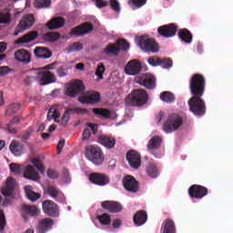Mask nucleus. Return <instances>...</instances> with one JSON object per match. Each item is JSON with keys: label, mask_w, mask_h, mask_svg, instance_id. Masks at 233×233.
Here are the masks:
<instances>
[{"label": "nucleus", "mask_w": 233, "mask_h": 233, "mask_svg": "<svg viewBox=\"0 0 233 233\" xmlns=\"http://www.w3.org/2000/svg\"><path fill=\"white\" fill-rule=\"evenodd\" d=\"M206 86L207 80L205 76L199 73L194 74L189 79V92L192 96L187 101V104L190 112L198 117L207 114V104L202 98L203 96H205Z\"/></svg>", "instance_id": "1"}, {"label": "nucleus", "mask_w": 233, "mask_h": 233, "mask_svg": "<svg viewBox=\"0 0 233 233\" xmlns=\"http://www.w3.org/2000/svg\"><path fill=\"white\" fill-rule=\"evenodd\" d=\"M127 106H145L148 103V93L145 89H134L126 99Z\"/></svg>", "instance_id": "2"}, {"label": "nucleus", "mask_w": 233, "mask_h": 233, "mask_svg": "<svg viewBox=\"0 0 233 233\" xmlns=\"http://www.w3.org/2000/svg\"><path fill=\"white\" fill-rule=\"evenodd\" d=\"M137 43L142 52H146L147 54H157L159 52V43L149 35H140L137 39Z\"/></svg>", "instance_id": "3"}, {"label": "nucleus", "mask_w": 233, "mask_h": 233, "mask_svg": "<svg viewBox=\"0 0 233 233\" xmlns=\"http://www.w3.org/2000/svg\"><path fill=\"white\" fill-rule=\"evenodd\" d=\"M85 156L88 161H91V163H94L96 167L103 165V162L105 161L103 149L97 146L91 145L86 147Z\"/></svg>", "instance_id": "4"}, {"label": "nucleus", "mask_w": 233, "mask_h": 233, "mask_svg": "<svg viewBox=\"0 0 233 233\" xmlns=\"http://www.w3.org/2000/svg\"><path fill=\"white\" fill-rule=\"evenodd\" d=\"M86 90V87L85 86V84L79 79H75L66 86L65 95L67 97L75 99L76 97H81Z\"/></svg>", "instance_id": "5"}, {"label": "nucleus", "mask_w": 233, "mask_h": 233, "mask_svg": "<svg viewBox=\"0 0 233 233\" xmlns=\"http://www.w3.org/2000/svg\"><path fill=\"white\" fill-rule=\"evenodd\" d=\"M180 127H183V116L178 114H171L164 122L162 130L166 134H172V132L179 130Z\"/></svg>", "instance_id": "6"}, {"label": "nucleus", "mask_w": 233, "mask_h": 233, "mask_svg": "<svg viewBox=\"0 0 233 233\" xmlns=\"http://www.w3.org/2000/svg\"><path fill=\"white\" fill-rule=\"evenodd\" d=\"M34 23H35V18L34 17V15H26L17 25V27L15 29L13 35L17 36L22 34V32H25V30L32 28V26H34Z\"/></svg>", "instance_id": "7"}, {"label": "nucleus", "mask_w": 233, "mask_h": 233, "mask_svg": "<svg viewBox=\"0 0 233 233\" xmlns=\"http://www.w3.org/2000/svg\"><path fill=\"white\" fill-rule=\"evenodd\" d=\"M136 83L145 86L147 90H154L156 88V76L147 73L141 74L135 78Z\"/></svg>", "instance_id": "8"}, {"label": "nucleus", "mask_w": 233, "mask_h": 233, "mask_svg": "<svg viewBox=\"0 0 233 233\" xmlns=\"http://www.w3.org/2000/svg\"><path fill=\"white\" fill-rule=\"evenodd\" d=\"M94 30V25L90 22H85L78 26L73 27L69 32L70 37H81V35H86Z\"/></svg>", "instance_id": "9"}, {"label": "nucleus", "mask_w": 233, "mask_h": 233, "mask_svg": "<svg viewBox=\"0 0 233 233\" xmlns=\"http://www.w3.org/2000/svg\"><path fill=\"white\" fill-rule=\"evenodd\" d=\"M122 185L127 192H130L131 194H137V192H139V182L136 179V177L127 175L125 176L122 179Z\"/></svg>", "instance_id": "10"}, {"label": "nucleus", "mask_w": 233, "mask_h": 233, "mask_svg": "<svg viewBox=\"0 0 233 233\" xmlns=\"http://www.w3.org/2000/svg\"><path fill=\"white\" fill-rule=\"evenodd\" d=\"M78 101L84 105H96L101 101V94L97 91H89L80 96Z\"/></svg>", "instance_id": "11"}, {"label": "nucleus", "mask_w": 233, "mask_h": 233, "mask_svg": "<svg viewBox=\"0 0 233 233\" xmlns=\"http://www.w3.org/2000/svg\"><path fill=\"white\" fill-rule=\"evenodd\" d=\"M90 183L96 185L97 187H106L110 183V177L105 173H90L88 176Z\"/></svg>", "instance_id": "12"}, {"label": "nucleus", "mask_w": 233, "mask_h": 233, "mask_svg": "<svg viewBox=\"0 0 233 233\" xmlns=\"http://www.w3.org/2000/svg\"><path fill=\"white\" fill-rule=\"evenodd\" d=\"M42 208L45 214L50 218H57L59 216V207L52 200L44 201L42 204Z\"/></svg>", "instance_id": "13"}, {"label": "nucleus", "mask_w": 233, "mask_h": 233, "mask_svg": "<svg viewBox=\"0 0 233 233\" xmlns=\"http://www.w3.org/2000/svg\"><path fill=\"white\" fill-rule=\"evenodd\" d=\"M188 194L190 198L195 199H203L205 196L208 195V188L195 184L188 188Z\"/></svg>", "instance_id": "14"}, {"label": "nucleus", "mask_w": 233, "mask_h": 233, "mask_svg": "<svg viewBox=\"0 0 233 233\" xmlns=\"http://www.w3.org/2000/svg\"><path fill=\"white\" fill-rule=\"evenodd\" d=\"M36 79L39 81L42 86L50 85L51 83H56V81H57L56 75L50 71L38 72L36 75Z\"/></svg>", "instance_id": "15"}, {"label": "nucleus", "mask_w": 233, "mask_h": 233, "mask_svg": "<svg viewBox=\"0 0 233 233\" xmlns=\"http://www.w3.org/2000/svg\"><path fill=\"white\" fill-rule=\"evenodd\" d=\"M157 32L161 37H166L168 39L176 35L177 32V25H176V24L161 25L157 28Z\"/></svg>", "instance_id": "16"}, {"label": "nucleus", "mask_w": 233, "mask_h": 233, "mask_svg": "<svg viewBox=\"0 0 233 233\" xmlns=\"http://www.w3.org/2000/svg\"><path fill=\"white\" fill-rule=\"evenodd\" d=\"M46 190V194H48V196H50V198L53 199H56L57 203H66V198L65 197L63 191H61L57 187L47 186Z\"/></svg>", "instance_id": "17"}, {"label": "nucleus", "mask_w": 233, "mask_h": 233, "mask_svg": "<svg viewBox=\"0 0 233 233\" xmlns=\"http://www.w3.org/2000/svg\"><path fill=\"white\" fill-rule=\"evenodd\" d=\"M127 161L131 168L137 169L141 167V155L136 150H130L126 154Z\"/></svg>", "instance_id": "18"}, {"label": "nucleus", "mask_w": 233, "mask_h": 233, "mask_svg": "<svg viewBox=\"0 0 233 233\" xmlns=\"http://www.w3.org/2000/svg\"><path fill=\"white\" fill-rule=\"evenodd\" d=\"M15 59L17 63H23V65H30L32 62V54L26 49H18L15 52Z\"/></svg>", "instance_id": "19"}, {"label": "nucleus", "mask_w": 233, "mask_h": 233, "mask_svg": "<svg viewBox=\"0 0 233 233\" xmlns=\"http://www.w3.org/2000/svg\"><path fill=\"white\" fill-rule=\"evenodd\" d=\"M163 144V138L159 136H154L153 137L150 138L147 145V151L149 154H152L155 156V157H157L154 152L157 150L158 148H161V145Z\"/></svg>", "instance_id": "20"}, {"label": "nucleus", "mask_w": 233, "mask_h": 233, "mask_svg": "<svg viewBox=\"0 0 233 233\" xmlns=\"http://www.w3.org/2000/svg\"><path fill=\"white\" fill-rule=\"evenodd\" d=\"M141 68H143V66H141L140 61L131 60L126 66L125 72L127 76H137V74L141 72Z\"/></svg>", "instance_id": "21"}, {"label": "nucleus", "mask_w": 233, "mask_h": 233, "mask_svg": "<svg viewBox=\"0 0 233 233\" xmlns=\"http://www.w3.org/2000/svg\"><path fill=\"white\" fill-rule=\"evenodd\" d=\"M22 218H24V221H28V217L25 216L26 214L27 216H33L35 218V216H39L41 213V210L38 208L37 206H30L27 204L22 205Z\"/></svg>", "instance_id": "22"}, {"label": "nucleus", "mask_w": 233, "mask_h": 233, "mask_svg": "<svg viewBox=\"0 0 233 233\" xmlns=\"http://www.w3.org/2000/svg\"><path fill=\"white\" fill-rule=\"evenodd\" d=\"M66 20L61 16L53 17L50 21L46 24V28L48 30H57L59 28H63Z\"/></svg>", "instance_id": "23"}, {"label": "nucleus", "mask_w": 233, "mask_h": 233, "mask_svg": "<svg viewBox=\"0 0 233 233\" xmlns=\"http://www.w3.org/2000/svg\"><path fill=\"white\" fill-rule=\"evenodd\" d=\"M101 207L102 208H104L105 210H107L108 212H111L112 214H116L123 210V206H121V204L114 201H109V200L103 201L101 203Z\"/></svg>", "instance_id": "24"}, {"label": "nucleus", "mask_w": 233, "mask_h": 233, "mask_svg": "<svg viewBox=\"0 0 233 233\" xmlns=\"http://www.w3.org/2000/svg\"><path fill=\"white\" fill-rule=\"evenodd\" d=\"M24 177H25V179H30L31 181H39L41 179L35 167L31 165L25 167L24 170Z\"/></svg>", "instance_id": "25"}, {"label": "nucleus", "mask_w": 233, "mask_h": 233, "mask_svg": "<svg viewBox=\"0 0 233 233\" xmlns=\"http://www.w3.org/2000/svg\"><path fill=\"white\" fill-rule=\"evenodd\" d=\"M38 35L39 33H37V31H30L22 37L18 38L15 41V45H26L27 43H32V41H35V39H37Z\"/></svg>", "instance_id": "26"}, {"label": "nucleus", "mask_w": 233, "mask_h": 233, "mask_svg": "<svg viewBox=\"0 0 233 233\" xmlns=\"http://www.w3.org/2000/svg\"><path fill=\"white\" fill-rule=\"evenodd\" d=\"M148 219V214L145 210H139L133 216V223L137 227H143Z\"/></svg>", "instance_id": "27"}, {"label": "nucleus", "mask_w": 233, "mask_h": 233, "mask_svg": "<svg viewBox=\"0 0 233 233\" xmlns=\"http://www.w3.org/2000/svg\"><path fill=\"white\" fill-rule=\"evenodd\" d=\"M15 187V180L13 177H8L5 187H2L1 192L3 196L8 197L14 194V188Z\"/></svg>", "instance_id": "28"}, {"label": "nucleus", "mask_w": 233, "mask_h": 233, "mask_svg": "<svg viewBox=\"0 0 233 233\" xmlns=\"http://www.w3.org/2000/svg\"><path fill=\"white\" fill-rule=\"evenodd\" d=\"M34 54L38 59H50L52 57V51L46 47L37 46L35 48Z\"/></svg>", "instance_id": "29"}, {"label": "nucleus", "mask_w": 233, "mask_h": 233, "mask_svg": "<svg viewBox=\"0 0 233 233\" xmlns=\"http://www.w3.org/2000/svg\"><path fill=\"white\" fill-rule=\"evenodd\" d=\"M98 143L106 148H114L116 147V139L106 135H102L98 137Z\"/></svg>", "instance_id": "30"}, {"label": "nucleus", "mask_w": 233, "mask_h": 233, "mask_svg": "<svg viewBox=\"0 0 233 233\" xmlns=\"http://www.w3.org/2000/svg\"><path fill=\"white\" fill-rule=\"evenodd\" d=\"M54 225V220L52 218H44L38 223V233H46L50 228H52Z\"/></svg>", "instance_id": "31"}, {"label": "nucleus", "mask_w": 233, "mask_h": 233, "mask_svg": "<svg viewBox=\"0 0 233 233\" xmlns=\"http://www.w3.org/2000/svg\"><path fill=\"white\" fill-rule=\"evenodd\" d=\"M61 117V113L59 112V106L57 104L53 105L47 112V119L51 121L54 119L57 123V119Z\"/></svg>", "instance_id": "32"}, {"label": "nucleus", "mask_w": 233, "mask_h": 233, "mask_svg": "<svg viewBox=\"0 0 233 233\" xmlns=\"http://www.w3.org/2000/svg\"><path fill=\"white\" fill-rule=\"evenodd\" d=\"M93 113L95 116H100L103 119H113L112 111L107 108L103 107H95L93 108Z\"/></svg>", "instance_id": "33"}, {"label": "nucleus", "mask_w": 233, "mask_h": 233, "mask_svg": "<svg viewBox=\"0 0 233 233\" xmlns=\"http://www.w3.org/2000/svg\"><path fill=\"white\" fill-rule=\"evenodd\" d=\"M178 37L181 41H183V43H186L187 45H190V43H192V33H190L187 28L178 30Z\"/></svg>", "instance_id": "34"}, {"label": "nucleus", "mask_w": 233, "mask_h": 233, "mask_svg": "<svg viewBox=\"0 0 233 233\" xmlns=\"http://www.w3.org/2000/svg\"><path fill=\"white\" fill-rule=\"evenodd\" d=\"M25 193L26 198L29 199V201H32L33 203L35 202L36 199L41 198V194L36 193L34 190H32V186H25Z\"/></svg>", "instance_id": "35"}, {"label": "nucleus", "mask_w": 233, "mask_h": 233, "mask_svg": "<svg viewBox=\"0 0 233 233\" xmlns=\"http://www.w3.org/2000/svg\"><path fill=\"white\" fill-rule=\"evenodd\" d=\"M163 233H176V223L170 218L163 222Z\"/></svg>", "instance_id": "36"}, {"label": "nucleus", "mask_w": 233, "mask_h": 233, "mask_svg": "<svg viewBox=\"0 0 233 233\" xmlns=\"http://www.w3.org/2000/svg\"><path fill=\"white\" fill-rule=\"evenodd\" d=\"M104 54L106 56H119V47L116 44L109 43L104 48Z\"/></svg>", "instance_id": "37"}, {"label": "nucleus", "mask_w": 233, "mask_h": 233, "mask_svg": "<svg viewBox=\"0 0 233 233\" xmlns=\"http://www.w3.org/2000/svg\"><path fill=\"white\" fill-rule=\"evenodd\" d=\"M9 148L14 156L19 157L23 155V145L17 141H13Z\"/></svg>", "instance_id": "38"}, {"label": "nucleus", "mask_w": 233, "mask_h": 233, "mask_svg": "<svg viewBox=\"0 0 233 233\" xmlns=\"http://www.w3.org/2000/svg\"><path fill=\"white\" fill-rule=\"evenodd\" d=\"M61 37V34L57 32H47L44 35L43 39L47 43H56Z\"/></svg>", "instance_id": "39"}, {"label": "nucleus", "mask_w": 233, "mask_h": 233, "mask_svg": "<svg viewBox=\"0 0 233 233\" xmlns=\"http://www.w3.org/2000/svg\"><path fill=\"white\" fill-rule=\"evenodd\" d=\"M160 99L164 103H174L176 101V96L170 91H164L160 94Z\"/></svg>", "instance_id": "40"}, {"label": "nucleus", "mask_w": 233, "mask_h": 233, "mask_svg": "<svg viewBox=\"0 0 233 233\" xmlns=\"http://www.w3.org/2000/svg\"><path fill=\"white\" fill-rule=\"evenodd\" d=\"M147 173L149 177H157L159 176V171L157 170V167L156 164L150 163L147 167Z\"/></svg>", "instance_id": "41"}, {"label": "nucleus", "mask_w": 233, "mask_h": 233, "mask_svg": "<svg viewBox=\"0 0 233 233\" xmlns=\"http://www.w3.org/2000/svg\"><path fill=\"white\" fill-rule=\"evenodd\" d=\"M117 48L119 49V52H121V50H123L124 52H127V50H128V48H130V44L123 38H119L116 41V44Z\"/></svg>", "instance_id": "42"}, {"label": "nucleus", "mask_w": 233, "mask_h": 233, "mask_svg": "<svg viewBox=\"0 0 233 233\" xmlns=\"http://www.w3.org/2000/svg\"><path fill=\"white\" fill-rule=\"evenodd\" d=\"M31 163L34 165V167H35V168H37L38 172L45 174V165H43V161H41L39 157H33L31 159Z\"/></svg>", "instance_id": "43"}, {"label": "nucleus", "mask_w": 233, "mask_h": 233, "mask_svg": "<svg viewBox=\"0 0 233 233\" xmlns=\"http://www.w3.org/2000/svg\"><path fill=\"white\" fill-rule=\"evenodd\" d=\"M21 110V105L18 103H14L8 106L5 116H12L13 114H17V112Z\"/></svg>", "instance_id": "44"}, {"label": "nucleus", "mask_w": 233, "mask_h": 233, "mask_svg": "<svg viewBox=\"0 0 233 233\" xmlns=\"http://www.w3.org/2000/svg\"><path fill=\"white\" fill-rule=\"evenodd\" d=\"M12 23V15L8 12H0V25H10Z\"/></svg>", "instance_id": "45"}, {"label": "nucleus", "mask_w": 233, "mask_h": 233, "mask_svg": "<svg viewBox=\"0 0 233 233\" xmlns=\"http://www.w3.org/2000/svg\"><path fill=\"white\" fill-rule=\"evenodd\" d=\"M96 219H98L101 225H110V223H112V218H110V215L106 213L96 216Z\"/></svg>", "instance_id": "46"}, {"label": "nucleus", "mask_w": 233, "mask_h": 233, "mask_svg": "<svg viewBox=\"0 0 233 233\" xmlns=\"http://www.w3.org/2000/svg\"><path fill=\"white\" fill-rule=\"evenodd\" d=\"M70 114H77L78 116H85L88 113V109L83 107H68Z\"/></svg>", "instance_id": "47"}, {"label": "nucleus", "mask_w": 233, "mask_h": 233, "mask_svg": "<svg viewBox=\"0 0 233 233\" xmlns=\"http://www.w3.org/2000/svg\"><path fill=\"white\" fill-rule=\"evenodd\" d=\"M52 5V0H35V8H48Z\"/></svg>", "instance_id": "48"}, {"label": "nucleus", "mask_w": 233, "mask_h": 233, "mask_svg": "<svg viewBox=\"0 0 233 233\" xmlns=\"http://www.w3.org/2000/svg\"><path fill=\"white\" fill-rule=\"evenodd\" d=\"M128 5H131L132 8H141L147 5V0H129Z\"/></svg>", "instance_id": "49"}, {"label": "nucleus", "mask_w": 233, "mask_h": 233, "mask_svg": "<svg viewBox=\"0 0 233 233\" xmlns=\"http://www.w3.org/2000/svg\"><path fill=\"white\" fill-rule=\"evenodd\" d=\"M21 119L19 116H15L9 125H7V130L10 132V134H15L17 131L15 130V127H12V125L20 123Z\"/></svg>", "instance_id": "50"}, {"label": "nucleus", "mask_w": 233, "mask_h": 233, "mask_svg": "<svg viewBox=\"0 0 233 233\" xmlns=\"http://www.w3.org/2000/svg\"><path fill=\"white\" fill-rule=\"evenodd\" d=\"M9 168L11 170V172L13 174H15V176H19V174H21V165L20 164H15V163H11L9 165Z\"/></svg>", "instance_id": "51"}, {"label": "nucleus", "mask_w": 233, "mask_h": 233, "mask_svg": "<svg viewBox=\"0 0 233 233\" xmlns=\"http://www.w3.org/2000/svg\"><path fill=\"white\" fill-rule=\"evenodd\" d=\"M62 179L65 183H70V181H72V178L70 177V170L66 167L62 169Z\"/></svg>", "instance_id": "52"}, {"label": "nucleus", "mask_w": 233, "mask_h": 233, "mask_svg": "<svg viewBox=\"0 0 233 233\" xmlns=\"http://www.w3.org/2000/svg\"><path fill=\"white\" fill-rule=\"evenodd\" d=\"M5 227H6V217H5V211L0 209V232L5 230Z\"/></svg>", "instance_id": "53"}, {"label": "nucleus", "mask_w": 233, "mask_h": 233, "mask_svg": "<svg viewBox=\"0 0 233 233\" xmlns=\"http://www.w3.org/2000/svg\"><path fill=\"white\" fill-rule=\"evenodd\" d=\"M172 59L170 58L160 59L159 66H162V68H172Z\"/></svg>", "instance_id": "54"}, {"label": "nucleus", "mask_w": 233, "mask_h": 233, "mask_svg": "<svg viewBox=\"0 0 233 233\" xmlns=\"http://www.w3.org/2000/svg\"><path fill=\"white\" fill-rule=\"evenodd\" d=\"M147 63L151 66H159V65H161V58L157 57V56H150L147 59Z\"/></svg>", "instance_id": "55"}, {"label": "nucleus", "mask_w": 233, "mask_h": 233, "mask_svg": "<svg viewBox=\"0 0 233 233\" xmlns=\"http://www.w3.org/2000/svg\"><path fill=\"white\" fill-rule=\"evenodd\" d=\"M109 5H110L112 10H114V12H116V13L121 12V7H120L119 2L117 0H109Z\"/></svg>", "instance_id": "56"}, {"label": "nucleus", "mask_w": 233, "mask_h": 233, "mask_svg": "<svg viewBox=\"0 0 233 233\" xmlns=\"http://www.w3.org/2000/svg\"><path fill=\"white\" fill-rule=\"evenodd\" d=\"M10 72H14V69L10 68L8 66H0V76L2 77H5V76H7Z\"/></svg>", "instance_id": "57"}, {"label": "nucleus", "mask_w": 233, "mask_h": 233, "mask_svg": "<svg viewBox=\"0 0 233 233\" xmlns=\"http://www.w3.org/2000/svg\"><path fill=\"white\" fill-rule=\"evenodd\" d=\"M95 74H96V76H98V79H103V74H105V66L103 64L98 66L96 67V70Z\"/></svg>", "instance_id": "58"}, {"label": "nucleus", "mask_w": 233, "mask_h": 233, "mask_svg": "<svg viewBox=\"0 0 233 233\" xmlns=\"http://www.w3.org/2000/svg\"><path fill=\"white\" fill-rule=\"evenodd\" d=\"M47 177L51 179H57L59 177V173L56 169H48Z\"/></svg>", "instance_id": "59"}, {"label": "nucleus", "mask_w": 233, "mask_h": 233, "mask_svg": "<svg viewBox=\"0 0 233 233\" xmlns=\"http://www.w3.org/2000/svg\"><path fill=\"white\" fill-rule=\"evenodd\" d=\"M96 8H106L108 6V2L106 0H96Z\"/></svg>", "instance_id": "60"}, {"label": "nucleus", "mask_w": 233, "mask_h": 233, "mask_svg": "<svg viewBox=\"0 0 233 233\" xmlns=\"http://www.w3.org/2000/svg\"><path fill=\"white\" fill-rule=\"evenodd\" d=\"M71 50H75L76 52H79V50H83V44H81L80 42L73 43Z\"/></svg>", "instance_id": "61"}, {"label": "nucleus", "mask_w": 233, "mask_h": 233, "mask_svg": "<svg viewBox=\"0 0 233 233\" xmlns=\"http://www.w3.org/2000/svg\"><path fill=\"white\" fill-rule=\"evenodd\" d=\"M90 136H91L90 129L86 128L82 133L83 141H86V140L90 139Z\"/></svg>", "instance_id": "62"}, {"label": "nucleus", "mask_w": 233, "mask_h": 233, "mask_svg": "<svg viewBox=\"0 0 233 233\" xmlns=\"http://www.w3.org/2000/svg\"><path fill=\"white\" fill-rule=\"evenodd\" d=\"M86 126L91 129L93 134H97L98 127L97 125L92 124V123H86Z\"/></svg>", "instance_id": "63"}, {"label": "nucleus", "mask_w": 233, "mask_h": 233, "mask_svg": "<svg viewBox=\"0 0 233 233\" xmlns=\"http://www.w3.org/2000/svg\"><path fill=\"white\" fill-rule=\"evenodd\" d=\"M70 111H68V109H66L62 116V121H64V123H68V121H70Z\"/></svg>", "instance_id": "64"}]
</instances>
